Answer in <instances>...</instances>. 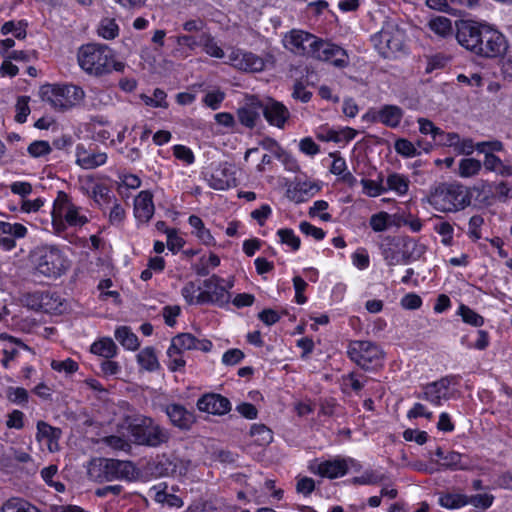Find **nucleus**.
<instances>
[{"instance_id":"nucleus-1","label":"nucleus","mask_w":512,"mask_h":512,"mask_svg":"<svg viewBox=\"0 0 512 512\" xmlns=\"http://www.w3.org/2000/svg\"><path fill=\"white\" fill-rule=\"evenodd\" d=\"M456 39L462 47L483 58L502 57L509 47L506 37L486 22L457 21Z\"/></svg>"},{"instance_id":"nucleus-2","label":"nucleus","mask_w":512,"mask_h":512,"mask_svg":"<svg viewBox=\"0 0 512 512\" xmlns=\"http://www.w3.org/2000/svg\"><path fill=\"white\" fill-rule=\"evenodd\" d=\"M79 66L88 74L101 76L111 71H122L124 64L114 60L113 52L106 45L86 44L77 53Z\"/></svg>"},{"instance_id":"nucleus-3","label":"nucleus","mask_w":512,"mask_h":512,"mask_svg":"<svg viewBox=\"0 0 512 512\" xmlns=\"http://www.w3.org/2000/svg\"><path fill=\"white\" fill-rule=\"evenodd\" d=\"M52 228L55 234L62 236L67 227L81 228L89 222L83 208L72 202L64 191H58L51 211Z\"/></svg>"},{"instance_id":"nucleus-4","label":"nucleus","mask_w":512,"mask_h":512,"mask_svg":"<svg viewBox=\"0 0 512 512\" xmlns=\"http://www.w3.org/2000/svg\"><path fill=\"white\" fill-rule=\"evenodd\" d=\"M87 475L89 479L100 483L114 480L133 481L138 476V470L131 461L96 458L90 461Z\"/></svg>"},{"instance_id":"nucleus-5","label":"nucleus","mask_w":512,"mask_h":512,"mask_svg":"<svg viewBox=\"0 0 512 512\" xmlns=\"http://www.w3.org/2000/svg\"><path fill=\"white\" fill-rule=\"evenodd\" d=\"M34 273L56 279L69 269V261L63 252L53 245L35 247L29 254Z\"/></svg>"},{"instance_id":"nucleus-6","label":"nucleus","mask_w":512,"mask_h":512,"mask_svg":"<svg viewBox=\"0 0 512 512\" xmlns=\"http://www.w3.org/2000/svg\"><path fill=\"white\" fill-rule=\"evenodd\" d=\"M428 202L440 212H456L465 209L471 203V195L460 183H442L435 187Z\"/></svg>"},{"instance_id":"nucleus-7","label":"nucleus","mask_w":512,"mask_h":512,"mask_svg":"<svg viewBox=\"0 0 512 512\" xmlns=\"http://www.w3.org/2000/svg\"><path fill=\"white\" fill-rule=\"evenodd\" d=\"M128 431L135 444L152 448L168 443L171 438L168 429L147 416L134 418L129 423Z\"/></svg>"},{"instance_id":"nucleus-8","label":"nucleus","mask_w":512,"mask_h":512,"mask_svg":"<svg viewBox=\"0 0 512 512\" xmlns=\"http://www.w3.org/2000/svg\"><path fill=\"white\" fill-rule=\"evenodd\" d=\"M39 95L53 109L66 111L79 104L85 93L81 87L73 84H46L41 86Z\"/></svg>"},{"instance_id":"nucleus-9","label":"nucleus","mask_w":512,"mask_h":512,"mask_svg":"<svg viewBox=\"0 0 512 512\" xmlns=\"http://www.w3.org/2000/svg\"><path fill=\"white\" fill-rule=\"evenodd\" d=\"M405 32L394 22H386L382 29L374 34L371 41L384 58H394L405 50Z\"/></svg>"},{"instance_id":"nucleus-10","label":"nucleus","mask_w":512,"mask_h":512,"mask_svg":"<svg viewBox=\"0 0 512 512\" xmlns=\"http://www.w3.org/2000/svg\"><path fill=\"white\" fill-rule=\"evenodd\" d=\"M347 355L358 366L369 370L380 364L383 352L378 345L371 341H350L347 347Z\"/></svg>"},{"instance_id":"nucleus-11","label":"nucleus","mask_w":512,"mask_h":512,"mask_svg":"<svg viewBox=\"0 0 512 512\" xmlns=\"http://www.w3.org/2000/svg\"><path fill=\"white\" fill-rule=\"evenodd\" d=\"M458 383L459 376L448 375L424 385L422 391L416 397L426 400L435 406H440L442 401H448L453 397V391H451L450 387Z\"/></svg>"},{"instance_id":"nucleus-12","label":"nucleus","mask_w":512,"mask_h":512,"mask_svg":"<svg viewBox=\"0 0 512 512\" xmlns=\"http://www.w3.org/2000/svg\"><path fill=\"white\" fill-rule=\"evenodd\" d=\"M224 280L217 275H212L210 278L204 280V290L199 292V304L212 303L220 307L227 305L230 302L229 288L233 286L232 283L228 287L223 285Z\"/></svg>"},{"instance_id":"nucleus-13","label":"nucleus","mask_w":512,"mask_h":512,"mask_svg":"<svg viewBox=\"0 0 512 512\" xmlns=\"http://www.w3.org/2000/svg\"><path fill=\"white\" fill-rule=\"evenodd\" d=\"M312 48L310 56L312 58L324 62H330L339 68H343L348 65V55L346 51L338 45L320 39L316 36L315 43Z\"/></svg>"},{"instance_id":"nucleus-14","label":"nucleus","mask_w":512,"mask_h":512,"mask_svg":"<svg viewBox=\"0 0 512 512\" xmlns=\"http://www.w3.org/2000/svg\"><path fill=\"white\" fill-rule=\"evenodd\" d=\"M316 36L304 30L292 29L283 39V46L290 52L300 56H311Z\"/></svg>"},{"instance_id":"nucleus-15","label":"nucleus","mask_w":512,"mask_h":512,"mask_svg":"<svg viewBox=\"0 0 512 512\" xmlns=\"http://www.w3.org/2000/svg\"><path fill=\"white\" fill-rule=\"evenodd\" d=\"M162 411L168 417L171 425L181 431L190 430L196 422L194 411L179 403L166 404L162 407Z\"/></svg>"},{"instance_id":"nucleus-16","label":"nucleus","mask_w":512,"mask_h":512,"mask_svg":"<svg viewBox=\"0 0 512 512\" xmlns=\"http://www.w3.org/2000/svg\"><path fill=\"white\" fill-rule=\"evenodd\" d=\"M262 114L266 121L277 128L283 129L290 119L289 109L280 101L273 98L261 100Z\"/></svg>"},{"instance_id":"nucleus-17","label":"nucleus","mask_w":512,"mask_h":512,"mask_svg":"<svg viewBox=\"0 0 512 512\" xmlns=\"http://www.w3.org/2000/svg\"><path fill=\"white\" fill-rule=\"evenodd\" d=\"M27 234L28 228L21 223L0 221V250H13L17 240L24 239Z\"/></svg>"},{"instance_id":"nucleus-18","label":"nucleus","mask_w":512,"mask_h":512,"mask_svg":"<svg viewBox=\"0 0 512 512\" xmlns=\"http://www.w3.org/2000/svg\"><path fill=\"white\" fill-rule=\"evenodd\" d=\"M229 60L235 68L243 71L260 72L265 68L261 57L240 49L232 51Z\"/></svg>"},{"instance_id":"nucleus-19","label":"nucleus","mask_w":512,"mask_h":512,"mask_svg":"<svg viewBox=\"0 0 512 512\" xmlns=\"http://www.w3.org/2000/svg\"><path fill=\"white\" fill-rule=\"evenodd\" d=\"M197 408L213 415H224L231 410V403L220 394L209 393L198 399Z\"/></svg>"},{"instance_id":"nucleus-20","label":"nucleus","mask_w":512,"mask_h":512,"mask_svg":"<svg viewBox=\"0 0 512 512\" xmlns=\"http://www.w3.org/2000/svg\"><path fill=\"white\" fill-rule=\"evenodd\" d=\"M234 171L227 163L220 164L214 169L208 179L209 186L215 190H226L236 185Z\"/></svg>"},{"instance_id":"nucleus-21","label":"nucleus","mask_w":512,"mask_h":512,"mask_svg":"<svg viewBox=\"0 0 512 512\" xmlns=\"http://www.w3.org/2000/svg\"><path fill=\"white\" fill-rule=\"evenodd\" d=\"M108 156L105 152H94L87 150L84 145L76 147V164L86 170L95 169L107 162Z\"/></svg>"},{"instance_id":"nucleus-22","label":"nucleus","mask_w":512,"mask_h":512,"mask_svg":"<svg viewBox=\"0 0 512 512\" xmlns=\"http://www.w3.org/2000/svg\"><path fill=\"white\" fill-rule=\"evenodd\" d=\"M404 112L396 105H384L378 111L372 112V119L391 128L399 126Z\"/></svg>"},{"instance_id":"nucleus-23","label":"nucleus","mask_w":512,"mask_h":512,"mask_svg":"<svg viewBox=\"0 0 512 512\" xmlns=\"http://www.w3.org/2000/svg\"><path fill=\"white\" fill-rule=\"evenodd\" d=\"M261 113V100L253 98L243 107L238 109L237 116L241 124L245 125L248 128H253L260 120Z\"/></svg>"},{"instance_id":"nucleus-24","label":"nucleus","mask_w":512,"mask_h":512,"mask_svg":"<svg viewBox=\"0 0 512 512\" xmlns=\"http://www.w3.org/2000/svg\"><path fill=\"white\" fill-rule=\"evenodd\" d=\"M135 217L148 222L154 214L153 196L149 191H141L134 200Z\"/></svg>"},{"instance_id":"nucleus-25","label":"nucleus","mask_w":512,"mask_h":512,"mask_svg":"<svg viewBox=\"0 0 512 512\" xmlns=\"http://www.w3.org/2000/svg\"><path fill=\"white\" fill-rule=\"evenodd\" d=\"M396 245H401L402 247V259L404 263L411 260H418L426 252V246L411 237L398 238Z\"/></svg>"},{"instance_id":"nucleus-26","label":"nucleus","mask_w":512,"mask_h":512,"mask_svg":"<svg viewBox=\"0 0 512 512\" xmlns=\"http://www.w3.org/2000/svg\"><path fill=\"white\" fill-rule=\"evenodd\" d=\"M347 471L348 466L345 460L333 459L319 463L315 472L318 473L321 477L334 479L344 476Z\"/></svg>"},{"instance_id":"nucleus-27","label":"nucleus","mask_w":512,"mask_h":512,"mask_svg":"<svg viewBox=\"0 0 512 512\" xmlns=\"http://www.w3.org/2000/svg\"><path fill=\"white\" fill-rule=\"evenodd\" d=\"M36 428V440L39 442L46 440L49 450L53 452L58 446L61 430L42 420L37 422Z\"/></svg>"},{"instance_id":"nucleus-28","label":"nucleus","mask_w":512,"mask_h":512,"mask_svg":"<svg viewBox=\"0 0 512 512\" xmlns=\"http://www.w3.org/2000/svg\"><path fill=\"white\" fill-rule=\"evenodd\" d=\"M483 166L487 171L494 172L502 177L512 176V165L503 162L494 153H486L484 157Z\"/></svg>"},{"instance_id":"nucleus-29","label":"nucleus","mask_w":512,"mask_h":512,"mask_svg":"<svg viewBox=\"0 0 512 512\" xmlns=\"http://www.w3.org/2000/svg\"><path fill=\"white\" fill-rule=\"evenodd\" d=\"M159 464L163 467L165 475H182L187 472L190 461L183 460L177 456H170L163 457Z\"/></svg>"},{"instance_id":"nucleus-30","label":"nucleus","mask_w":512,"mask_h":512,"mask_svg":"<svg viewBox=\"0 0 512 512\" xmlns=\"http://www.w3.org/2000/svg\"><path fill=\"white\" fill-rule=\"evenodd\" d=\"M410 180L407 176L399 173H390L386 178V192L393 191L399 196L407 194Z\"/></svg>"},{"instance_id":"nucleus-31","label":"nucleus","mask_w":512,"mask_h":512,"mask_svg":"<svg viewBox=\"0 0 512 512\" xmlns=\"http://www.w3.org/2000/svg\"><path fill=\"white\" fill-rule=\"evenodd\" d=\"M313 190L318 191V187L315 184L306 181H298L292 188L288 189L287 193L291 200L299 203L312 196Z\"/></svg>"},{"instance_id":"nucleus-32","label":"nucleus","mask_w":512,"mask_h":512,"mask_svg":"<svg viewBox=\"0 0 512 512\" xmlns=\"http://www.w3.org/2000/svg\"><path fill=\"white\" fill-rule=\"evenodd\" d=\"M116 340L128 350L135 351L139 348L140 342L136 334L127 326H122L115 331Z\"/></svg>"},{"instance_id":"nucleus-33","label":"nucleus","mask_w":512,"mask_h":512,"mask_svg":"<svg viewBox=\"0 0 512 512\" xmlns=\"http://www.w3.org/2000/svg\"><path fill=\"white\" fill-rule=\"evenodd\" d=\"M117 346L111 338H103L99 341L94 342L91 345L90 351L93 354L104 357L105 359H111L117 354Z\"/></svg>"},{"instance_id":"nucleus-34","label":"nucleus","mask_w":512,"mask_h":512,"mask_svg":"<svg viewBox=\"0 0 512 512\" xmlns=\"http://www.w3.org/2000/svg\"><path fill=\"white\" fill-rule=\"evenodd\" d=\"M190 226L194 229L193 233L205 245H211L214 238L210 231L205 227L202 219L196 215H191L188 219Z\"/></svg>"},{"instance_id":"nucleus-35","label":"nucleus","mask_w":512,"mask_h":512,"mask_svg":"<svg viewBox=\"0 0 512 512\" xmlns=\"http://www.w3.org/2000/svg\"><path fill=\"white\" fill-rule=\"evenodd\" d=\"M138 364L147 371L159 368V362L153 347H145L137 355Z\"/></svg>"},{"instance_id":"nucleus-36","label":"nucleus","mask_w":512,"mask_h":512,"mask_svg":"<svg viewBox=\"0 0 512 512\" xmlns=\"http://www.w3.org/2000/svg\"><path fill=\"white\" fill-rule=\"evenodd\" d=\"M0 512H41L37 507L28 503L21 498H11L7 500L2 507Z\"/></svg>"},{"instance_id":"nucleus-37","label":"nucleus","mask_w":512,"mask_h":512,"mask_svg":"<svg viewBox=\"0 0 512 512\" xmlns=\"http://www.w3.org/2000/svg\"><path fill=\"white\" fill-rule=\"evenodd\" d=\"M482 168L480 160L475 158L461 159L458 165V174L462 178H470L479 174Z\"/></svg>"},{"instance_id":"nucleus-38","label":"nucleus","mask_w":512,"mask_h":512,"mask_svg":"<svg viewBox=\"0 0 512 512\" xmlns=\"http://www.w3.org/2000/svg\"><path fill=\"white\" fill-rule=\"evenodd\" d=\"M200 46L203 47L204 51L215 58H223L224 51L218 46L212 35L208 32H202L199 35Z\"/></svg>"},{"instance_id":"nucleus-39","label":"nucleus","mask_w":512,"mask_h":512,"mask_svg":"<svg viewBox=\"0 0 512 512\" xmlns=\"http://www.w3.org/2000/svg\"><path fill=\"white\" fill-rule=\"evenodd\" d=\"M441 466L449 470H466L469 468V464L464 461V456L455 451H450L443 457Z\"/></svg>"},{"instance_id":"nucleus-40","label":"nucleus","mask_w":512,"mask_h":512,"mask_svg":"<svg viewBox=\"0 0 512 512\" xmlns=\"http://www.w3.org/2000/svg\"><path fill=\"white\" fill-rule=\"evenodd\" d=\"M62 302L59 295L53 292L44 291L40 311L45 313H61Z\"/></svg>"},{"instance_id":"nucleus-41","label":"nucleus","mask_w":512,"mask_h":512,"mask_svg":"<svg viewBox=\"0 0 512 512\" xmlns=\"http://www.w3.org/2000/svg\"><path fill=\"white\" fill-rule=\"evenodd\" d=\"M428 26L431 31L441 37H446L452 33V21L444 16L431 19Z\"/></svg>"},{"instance_id":"nucleus-42","label":"nucleus","mask_w":512,"mask_h":512,"mask_svg":"<svg viewBox=\"0 0 512 512\" xmlns=\"http://www.w3.org/2000/svg\"><path fill=\"white\" fill-rule=\"evenodd\" d=\"M196 343V337L190 333H182L175 336L171 342V351L174 352V349H178L180 351L184 350H194Z\"/></svg>"},{"instance_id":"nucleus-43","label":"nucleus","mask_w":512,"mask_h":512,"mask_svg":"<svg viewBox=\"0 0 512 512\" xmlns=\"http://www.w3.org/2000/svg\"><path fill=\"white\" fill-rule=\"evenodd\" d=\"M5 393L7 400L13 404L25 406L28 403L29 393L23 387L9 386L7 387Z\"/></svg>"},{"instance_id":"nucleus-44","label":"nucleus","mask_w":512,"mask_h":512,"mask_svg":"<svg viewBox=\"0 0 512 512\" xmlns=\"http://www.w3.org/2000/svg\"><path fill=\"white\" fill-rule=\"evenodd\" d=\"M439 504L447 509H456L466 505V496L457 493H446L439 497Z\"/></svg>"},{"instance_id":"nucleus-45","label":"nucleus","mask_w":512,"mask_h":512,"mask_svg":"<svg viewBox=\"0 0 512 512\" xmlns=\"http://www.w3.org/2000/svg\"><path fill=\"white\" fill-rule=\"evenodd\" d=\"M361 185L363 187V193L369 197H377L386 192L382 176H379V181L362 179Z\"/></svg>"},{"instance_id":"nucleus-46","label":"nucleus","mask_w":512,"mask_h":512,"mask_svg":"<svg viewBox=\"0 0 512 512\" xmlns=\"http://www.w3.org/2000/svg\"><path fill=\"white\" fill-rule=\"evenodd\" d=\"M155 495L154 500L161 504H166L169 507H181L183 505V501L180 497L174 494L167 493L164 489H158L154 487Z\"/></svg>"},{"instance_id":"nucleus-47","label":"nucleus","mask_w":512,"mask_h":512,"mask_svg":"<svg viewBox=\"0 0 512 512\" xmlns=\"http://www.w3.org/2000/svg\"><path fill=\"white\" fill-rule=\"evenodd\" d=\"M27 23L25 21H8L1 27V33L7 35L13 33L17 39H24L26 37Z\"/></svg>"},{"instance_id":"nucleus-48","label":"nucleus","mask_w":512,"mask_h":512,"mask_svg":"<svg viewBox=\"0 0 512 512\" xmlns=\"http://www.w3.org/2000/svg\"><path fill=\"white\" fill-rule=\"evenodd\" d=\"M458 314L462 317V320L465 323L474 327H480L484 323V318L481 315L464 304L460 305Z\"/></svg>"},{"instance_id":"nucleus-49","label":"nucleus","mask_w":512,"mask_h":512,"mask_svg":"<svg viewBox=\"0 0 512 512\" xmlns=\"http://www.w3.org/2000/svg\"><path fill=\"white\" fill-rule=\"evenodd\" d=\"M27 152L33 158H41L49 155L52 152V148L48 141L35 140L29 144Z\"/></svg>"},{"instance_id":"nucleus-50","label":"nucleus","mask_w":512,"mask_h":512,"mask_svg":"<svg viewBox=\"0 0 512 512\" xmlns=\"http://www.w3.org/2000/svg\"><path fill=\"white\" fill-rule=\"evenodd\" d=\"M251 435L259 445L269 444L272 439V431L263 424H255L251 428Z\"/></svg>"},{"instance_id":"nucleus-51","label":"nucleus","mask_w":512,"mask_h":512,"mask_svg":"<svg viewBox=\"0 0 512 512\" xmlns=\"http://www.w3.org/2000/svg\"><path fill=\"white\" fill-rule=\"evenodd\" d=\"M118 25L114 19L105 18L101 21L98 33L104 39H114L118 35Z\"/></svg>"},{"instance_id":"nucleus-52","label":"nucleus","mask_w":512,"mask_h":512,"mask_svg":"<svg viewBox=\"0 0 512 512\" xmlns=\"http://www.w3.org/2000/svg\"><path fill=\"white\" fill-rule=\"evenodd\" d=\"M51 368L56 372H64L65 374H73L79 369V365L71 358L65 360H52Z\"/></svg>"},{"instance_id":"nucleus-53","label":"nucleus","mask_w":512,"mask_h":512,"mask_svg":"<svg viewBox=\"0 0 512 512\" xmlns=\"http://www.w3.org/2000/svg\"><path fill=\"white\" fill-rule=\"evenodd\" d=\"M199 292H201L200 287L193 281L187 282L181 289L183 298L190 305L199 304Z\"/></svg>"},{"instance_id":"nucleus-54","label":"nucleus","mask_w":512,"mask_h":512,"mask_svg":"<svg viewBox=\"0 0 512 512\" xmlns=\"http://www.w3.org/2000/svg\"><path fill=\"white\" fill-rule=\"evenodd\" d=\"M277 235L280 238V242L282 244H286L292 248V250L297 251L300 248V238L295 235L294 231L289 228L279 229L277 231Z\"/></svg>"},{"instance_id":"nucleus-55","label":"nucleus","mask_w":512,"mask_h":512,"mask_svg":"<svg viewBox=\"0 0 512 512\" xmlns=\"http://www.w3.org/2000/svg\"><path fill=\"white\" fill-rule=\"evenodd\" d=\"M494 501V496L492 494H476L470 497L466 496V505L471 504L476 508H481L483 510L491 507Z\"/></svg>"},{"instance_id":"nucleus-56","label":"nucleus","mask_w":512,"mask_h":512,"mask_svg":"<svg viewBox=\"0 0 512 512\" xmlns=\"http://www.w3.org/2000/svg\"><path fill=\"white\" fill-rule=\"evenodd\" d=\"M113 104V96L111 92L107 90H95L92 96V106L95 109H101L103 107Z\"/></svg>"},{"instance_id":"nucleus-57","label":"nucleus","mask_w":512,"mask_h":512,"mask_svg":"<svg viewBox=\"0 0 512 512\" xmlns=\"http://www.w3.org/2000/svg\"><path fill=\"white\" fill-rule=\"evenodd\" d=\"M395 151L407 158H412L418 155L417 149L412 142L407 139L401 138L395 141Z\"/></svg>"},{"instance_id":"nucleus-58","label":"nucleus","mask_w":512,"mask_h":512,"mask_svg":"<svg viewBox=\"0 0 512 512\" xmlns=\"http://www.w3.org/2000/svg\"><path fill=\"white\" fill-rule=\"evenodd\" d=\"M29 100H30V98L28 96H20L17 99V103L15 105V109H16L15 120L18 123L26 122L27 117L30 114V108L28 105Z\"/></svg>"},{"instance_id":"nucleus-59","label":"nucleus","mask_w":512,"mask_h":512,"mask_svg":"<svg viewBox=\"0 0 512 512\" xmlns=\"http://www.w3.org/2000/svg\"><path fill=\"white\" fill-rule=\"evenodd\" d=\"M43 292L44 291H34L26 293L22 296L21 301L26 307L32 310L40 311L43 300Z\"/></svg>"},{"instance_id":"nucleus-60","label":"nucleus","mask_w":512,"mask_h":512,"mask_svg":"<svg viewBox=\"0 0 512 512\" xmlns=\"http://www.w3.org/2000/svg\"><path fill=\"white\" fill-rule=\"evenodd\" d=\"M390 215L387 212L373 214L370 218V226L375 232H383L388 228Z\"/></svg>"},{"instance_id":"nucleus-61","label":"nucleus","mask_w":512,"mask_h":512,"mask_svg":"<svg viewBox=\"0 0 512 512\" xmlns=\"http://www.w3.org/2000/svg\"><path fill=\"white\" fill-rule=\"evenodd\" d=\"M103 443L114 450L128 452L131 450V444L124 438L116 435H110L102 439Z\"/></svg>"},{"instance_id":"nucleus-62","label":"nucleus","mask_w":512,"mask_h":512,"mask_svg":"<svg viewBox=\"0 0 512 512\" xmlns=\"http://www.w3.org/2000/svg\"><path fill=\"white\" fill-rule=\"evenodd\" d=\"M167 356L169 358L168 368L175 372L182 369L185 366V360L182 356V351L178 349H174V352L171 351V346L167 350Z\"/></svg>"},{"instance_id":"nucleus-63","label":"nucleus","mask_w":512,"mask_h":512,"mask_svg":"<svg viewBox=\"0 0 512 512\" xmlns=\"http://www.w3.org/2000/svg\"><path fill=\"white\" fill-rule=\"evenodd\" d=\"M24 420V413L20 410L15 409L8 413L5 424L6 427L9 429L20 430L24 427Z\"/></svg>"},{"instance_id":"nucleus-64","label":"nucleus","mask_w":512,"mask_h":512,"mask_svg":"<svg viewBox=\"0 0 512 512\" xmlns=\"http://www.w3.org/2000/svg\"><path fill=\"white\" fill-rule=\"evenodd\" d=\"M224 98H225V93L220 90H216V91L208 92L205 95V97L203 98V102L205 103L206 106H208L212 110H217L220 107Z\"/></svg>"}]
</instances>
